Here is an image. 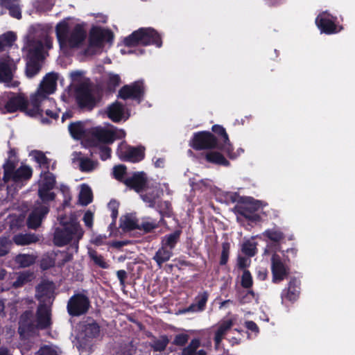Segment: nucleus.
<instances>
[{
	"label": "nucleus",
	"instance_id": "052dcab7",
	"mask_svg": "<svg viewBox=\"0 0 355 355\" xmlns=\"http://www.w3.org/2000/svg\"><path fill=\"white\" fill-rule=\"evenodd\" d=\"M239 214L252 223H257L261 221V217L257 213H247L244 211Z\"/></svg>",
	"mask_w": 355,
	"mask_h": 355
},
{
	"label": "nucleus",
	"instance_id": "a18cd8bd",
	"mask_svg": "<svg viewBox=\"0 0 355 355\" xmlns=\"http://www.w3.org/2000/svg\"><path fill=\"white\" fill-rule=\"evenodd\" d=\"M241 285L243 288L250 289L253 285V279L248 270H244L241 275Z\"/></svg>",
	"mask_w": 355,
	"mask_h": 355
},
{
	"label": "nucleus",
	"instance_id": "69168bd1",
	"mask_svg": "<svg viewBox=\"0 0 355 355\" xmlns=\"http://www.w3.org/2000/svg\"><path fill=\"white\" fill-rule=\"evenodd\" d=\"M83 220L87 227L92 228L93 226L94 214L90 210H87L84 214Z\"/></svg>",
	"mask_w": 355,
	"mask_h": 355
},
{
	"label": "nucleus",
	"instance_id": "f257e3e1",
	"mask_svg": "<svg viewBox=\"0 0 355 355\" xmlns=\"http://www.w3.org/2000/svg\"><path fill=\"white\" fill-rule=\"evenodd\" d=\"M60 226L55 229L53 242L55 246L63 247L73 242V247L77 252L78 243L83 238L84 231L76 217L71 214L60 215L58 218Z\"/></svg>",
	"mask_w": 355,
	"mask_h": 355
},
{
	"label": "nucleus",
	"instance_id": "1a4fd4ad",
	"mask_svg": "<svg viewBox=\"0 0 355 355\" xmlns=\"http://www.w3.org/2000/svg\"><path fill=\"white\" fill-rule=\"evenodd\" d=\"M271 272L272 282L277 284L286 279L290 273L289 267L277 254H272L271 257Z\"/></svg>",
	"mask_w": 355,
	"mask_h": 355
},
{
	"label": "nucleus",
	"instance_id": "4c0bfd02",
	"mask_svg": "<svg viewBox=\"0 0 355 355\" xmlns=\"http://www.w3.org/2000/svg\"><path fill=\"white\" fill-rule=\"evenodd\" d=\"M263 235L275 243L280 242L285 238L284 234L277 228L268 229L264 231Z\"/></svg>",
	"mask_w": 355,
	"mask_h": 355
},
{
	"label": "nucleus",
	"instance_id": "423d86ee",
	"mask_svg": "<svg viewBox=\"0 0 355 355\" xmlns=\"http://www.w3.org/2000/svg\"><path fill=\"white\" fill-rule=\"evenodd\" d=\"M209 131H200L193 133L190 146L196 150H217L216 138Z\"/></svg>",
	"mask_w": 355,
	"mask_h": 355
},
{
	"label": "nucleus",
	"instance_id": "e433bc0d",
	"mask_svg": "<svg viewBox=\"0 0 355 355\" xmlns=\"http://www.w3.org/2000/svg\"><path fill=\"white\" fill-rule=\"evenodd\" d=\"M22 112H24L26 115L31 117L40 116L42 124H50L51 123L49 119L43 116V110L42 108L32 106L31 107H28V105L26 106V110H23Z\"/></svg>",
	"mask_w": 355,
	"mask_h": 355
},
{
	"label": "nucleus",
	"instance_id": "09e8293b",
	"mask_svg": "<svg viewBox=\"0 0 355 355\" xmlns=\"http://www.w3.org/2000/svg\"><path fill=\"white\" fill-rule=\"evenodd\" d=\"M126 172L127 168L123 164L115 166L113 168V175L114 178L123 183V180L125 179L124 178V175L126 174Z\"/></svg>",
	"mask_w": 355,
	"mask_h": 355
},
{
	"label": "nucleus",
	"instance_id": "ea45409f",
	"mask_svg": "<svg viewBox=\"0 0 355 355\" xmlns=\"http://www.w3.org/2000/svg\"><path fill=\"white\" fill-rule=\"evenodd\" d=\"M83 331L86 337L89 338H94L98 337L100 334V326L98 323L93 322L86 324Z\"/></svg>",
	"mask_w": 355,
	"mask_h": 355
},
{
	"label": "nucleus",
	"instance_id": "c85d7f7f",
	"mask_svg": "<svg viewBox=\"0 0 355 355\" xmlns=\"http://www.w3.org/2000/svg\"><path fill=\"white\" fill-rule=\"evenodd\" d=\"M71 137L76 140H80L85 136V123L81 121L71 122L68 126Z\"/></svg>",
	"mask_w": 355,
	"mask_h": 355
},
{
	"label": "nucleus",
	"instance_id": "4468645a",
	"mask_svg": "<svg viewBox=\"0 0 355 355\" xmlns=\"http://www.w3.org/2000/svg\"><path fill=\"white\" fill-rule=\"evenodd\" d=\"M37 329V324L33 321V313L30 310H26L19 317L18 334L20 337H25L34 333Z\"/></svg>",
	"mask_w": 355,
	"mask_h": 355
},
{
	"label": "nucleus",
	"instance_id": "37998d69",
	"mask_svg": "<svg viewBox=\"0 0 355 355\" xmlns=\"http://www.w3.org/2000/svg\"><path fill=\"white\" fill-rule=\"evenodd\" d=\"M169 343V339L167 336L164 335L160 337L159 339L155 340L153 345L152 349L154 352H163L166 348L167 345Z\"/></svg>",
	"mask_w": 355,
	"mask_h": 355
},
{
	"label": "nucleus",
	"instance_id": "5fc2aeb1",
	"mask_svg": "<svg viewBox=\"0 0 355 355\" xmlns=\"http://www.w3.org/2000/svg\"><path fill=\"white\" fill-rule=\"evenodd\" d=\"M230 244L228 242H224L222 244V252L220 259V265H225L229 259Z\"/></svg>",
	"mask_w": 355,
	"mask_h": 355
},
{
	"label": "nucleus",
	"instance_id": "4d7b16f0",
	"mask_svg": "<svg viewBox=\"0 0 355 355\" xmlns=\"http://www.w3.org/2000/svg\"><path fill=\"white\" fill-rule=\"evenodd\" d=\"M10 241L6 236L0 237V257L6 255L9 252Z\"/></svg>",
	"mask_w": 355,
	"mask_h": 355
},
{
	"label": "nucleus",
	"instance_id": "6e6552de",
	"mask_svg": "<svg viewBox=\"0 0 355 355\" xmlns=\"http://www.w3.org/2000/svg\"><path fill=\"white\" fill-rule=\"evenodd\" d=\"M144 93L143 82L136 81L123 86L119 91L118 97L123 100L133 99L139 103L143 100Z\"/></svg>",
	"mask_w": 355,
	"mask_h": 355
},
{
	"label": "nucleus",
	"instance_id": "603ef678",
	"mask_svg": "<svg viewBox=\"0 0 355 355\" xmlns=\"http://www.w3.org/2000/svg\"><path fill=\"white\" fill-rule=\"evenodd\" d=\"M241 250L245 255L250 257H254L257 253L256 245L249 241L243 243Z\"/></svg>",
	"mask_w": 355,
	"mask_h": 355
},
{
	"label": "nucleus",
	"instance_id": "bf43d9fd",
	"mask_svg": "<svg viewBox=\"0 0 355 355\" xmlns=\"http://www.w3.org/2000/svg\"><path fill=\"white\" fill-rule=\"evenodd\" d=\"M157 227H158V223L156 221H146L139 225V230H143L145 233H149Z\"/></svg>",
	"mask_w": 355,
	"mask_h": 355
},
{
	"label": "nucleus",
	"instance_id": "338daca9",
	"mask_svg": "<svg viewBox=\"0 0 355 355\" xmlns=\"http://www.w3.org/2000/svg\"><path fill=\"white\" fill-rule=\"evenodd\" d=\"M28 56H29L28 60L38 61V62H40L44 59L42 52H40L39 51H35L32 49H30L28 51Z\"/></svg>",
	"mask_w": 355,
	"mask_h": 355
},
{
	"label": "nucleus",
	"instance_id": "3c124183",
	"mask_svg": "<svg viewBox=\"0 0 355 355\" xmlns=\"http://www.w3.org/2000/svg\"><path fill=\"white\" fill-rule=\"evenodd\" d=\"M79 166L82 172H91L94 169V162L89 158H81Z\"/></svg>",
	"mask_w": 355,
	"mask_h": 355
},
{
	"label": "nucleus",
	"instance_id": "79ce46f5",
	"mask_svg": "<svg viewBox=\"0 0 355 355\" xmlns=\"http://www.w3.org/2000/svg\"><path fill=\"white\" fill-rule=\"evenodd\" d=\"M200 346V340L198 338H193L190 343L182 351V355H196V350Z\"/></svg>",
	"mask_w": 355,
	"mask_h": 355
},
{
	"label": "nucleus",
	"instance_id": "680f3d73",
	"mask_svg": "<svg viewBox=\"0 0 355 355\" xmlns=\"http://www.w3.org/2000/svg\"><path fill=\"white\" fill-rule=\"evenodd\" d=\"M121 83V78L118 74H111L107 81V87L110 89H114Z\"/></svg>",
	"mask_w": 355,
	"mask_h": 355
},
{
	"label": "nucleus",
	"instance_id": "f3484780",
	"mask_svg": "<svg viewBox=\"0 0 355 355\" xmlns=\"http://www.w3.org/2000/svg\"><path fill=\"white\" fill-rule=\"evenodd\" d=\"M35 315L38 329H46L51 326V309L47 304H40L37 306Z\"/></svg>",
	"mask_w": 355,
	"mask_h": 355
},
{
	"label": "nucleus",
	"instance_id": "de8ad7c7",
	"mask_svg": "<svg viewBox=\"0 0 355 355\" xmlns=\"http://www.w3.org/2000/svg\"><path fill=\"white\" fill-rule=\"evenodd\" d=\"M35 159L49 171L50 159L45 155V154L40 150H36L35 152Z\"/></svg>",
	"mask_w": 355,
	"mask_h": 355
},
{
	"label": "nucleus",
	"instance_id": "a211bd4d",
	"mask_svg": "<svg viewBox=\"0 0 355 355\" xmlns=\"http://www.w3.org/2000/svg\"><path fill=\"white\" fill-rule=\"evenodd\" d=\"M239 202L235 207L236 213L239 214L245 211L247 213H257V211L262 207L263 202L259 200H255L252 197H241Z\"/></svg>",
	"mask_w": 355,
	"mask_h": 355
},
{
	"label": "nucleus",
	"instance_id": "c03bdc74",
	"mask_svg": "<svg viewBox=\"0 0 355 355\" xmlns=\"http://www.w3.org/2000/svg\"><path fill=\"white\" fill-rule=\"evenodd\" d=\"M17 40V36L15 33L8 31L0 36V44L2 49L4 46H10Z\"/></svg>",
	"mask_w": 355,
	"mask_h": 355
},
{
	"label": "nucleus",
	"instance_id": "dca6fc26",
	"mask_svg": "<svg viewBox=\"0 0 355 355\" xmlns=\"http://www.w3.org/2000/svg\"><path fill=\"white\" fill-rule=\"evenodd\" d=\"M300 285L301 282L296 277L291 278L288 283V286L282 290L281 293V298L282 302L287 300L291 302H295L300 294Z\"/></svg>",
	"mask_w": 355,
	"mask_h": 355
},
{
	"label": "nucleus",
	"instance_id": "f03ea898",
	"mask_svg": "<svg viewBox=\"0 0 355 355\" xmlns=\"http://www.w3.org/2000/svg\"><path fill=\"white\" fill-rule=\"evenodd\" d=\"M123 43L127 47L155 46H162L161 35L153 28L141 27L134 31L130 35L123 39Z\"/></svg>",
	"mask_w": 355,
	"mask_h": 355
},
{
	"label": "nucleus",
	"instance_id": "7c9ffc66",
	"mask_svg": "<svg viewBox=\"0 0 355 355\" xmlns=\"http://www.w3.org/2000/svg\"><path fill=\"white\" fill-rule=\"evenodd\" d=\"M120 227L123 232H127L139 229V224L135 217L130 215H125L120 219Z\"/></svg>",
	"mask_w": 355,
	"mask_h": 355
},
{
	"label": "nucleus",
	"instance_id": "6e6d98bb",
	"mask_svg": "<svg viewBox=\"0 0 355 355\" xmlns=\"http://www.w3.org/2000/svg\"><path fill=\"white\" fill-rule=\"evenodd\" d=\"M6 9L9 11V15L15 19H21L22 17L21 10L19 6L18 2L15 4L6 8Z\"/></svg>",
	"mask_w": 355,
	"mask_h": 355
},
{
	"label": "nucleus",
	"instance_id": "13d9d810",
	"mask_svg": "<svg viewBox=\"0 0 355 355\" xmlns=\"http://www.w3.org/2000/svg\"><path fill=\"white\" fill-rule=\"evenodd\" d=\"M55 265V259L50 257H43L40 261V268L43 270H49V269L54 267Z\"/></svg>",
	"mask_w": 355,
	"mask_h": 355
},
{
	"label": "nucleus",
	"instance_id": "b1692460",
	"mask_svg": "<svg viewBox=\"0 0 355 355\" xmlns=\"http://www.w3.org/2000/svg\"><path fill=\"white\" fill-rule=\"evenodd\" d=\"M58 76L55 73H49L43 78L37 90L46 96L53 94L57 86Z\"/></svg>",
	"mask_w": 355,
	"mask_h": 355
},
{
	"label": "nucleus",
	"instance_id": "0eeeda50",
	"mask_svg": "<svg viewBox=\"0 0 355 355\" xmlns=\"http://www.w3.org/2000/svg\"><path fill=\"white\" fill-rule=\"evenodd\" d=\"M337 17L327 11L319 14L315 19V24L321 33L327 35L335 34L343 29V26H338L336 24Z\"/></svg>",
	"mask_w": 355,
	"mask_h": 355
},
{
	"label": "nucleus",
	"instance_id": "ddd939ff",
	"mask_svg": "<svg viewBox=\"0 0 355 355\" xmlns=\"http://www.w3.org/2000/svg\"><path fill=\"white\" fill-rule=\"evenodd\" d=\"M123 184L130 189L139 193L147 188L148 177L145 172L137 171L133 173L131 177L125 178L123 180Z\"/></svg>",
	"mask_w": 355,
	"mask_h": 355
},
{
	"label": "nucleus",
	"instance_id": "bb28decb",
	"mask_svg": "<svg viewBox=\"0 0 355 355\" xmlns=\"http://www.w3.org/2000/svg\"><path fill=\"white\" fill-rule=\"evenodd\" d=\"M173 255V250L161 245V247L155 252L153 259L156 262L159 268H161L163 263L167 262Z\"/></svg>",
	"mask_w": 355,
	"mask_h": 355
},
{
	"label": "nucleus",
	"instance_id": "473e14b6",
	"mask_svg": "<svg viewBox=\"0 0 355 355\" xmlns=\"http://www.w3.org/2000/svg\"><path fill=\"white\" fill-rule=\"evenodd\" d=\"M36 257L33 254H19L15 257V262L21 268H27L33 265L35 262Z\"/></svg>",
	"mask_w": 355,
	"mask_h": 355
},
{
	"label": "nucleus",
	"instance_id": "8fccbe9b",
	"mask_svg": "<svg viewBox=\"0 0 355 355\" xmlns=\"http://www.w3.org/2000/svg\"><path fill=\"white\" fill-rule=\"evenodd\" d=\"M46 98L47 96L37 90V92L31 97V105L32 107H37L38 108H41V104L42 101H44Z\"/></svg>",
	"mask_w": 355,
	"mask_h": 355
},
{
	"label": "nucleus",
	"instance_id": "4be33fe9",
	"mask_svg": "<svg viewBox=\"0 0 355 355\" xmlns=\"http://www.w3.org/2000/svg\"><path fill=\"white\" fill-rule=\"evenodd\" d=\"M106 113L107 117L114 123H119L123 119L125 121L129 118V114L125 116L124 105L117 101L107 107Z\"/></svg>",
	"mask_w": 355,
	"mask_h": 355
},
{
	"label": "nucleus",
	"instance_id": "c9c22d12",
	"mask_svg": "<svg viewBox=\"0 0 355 355\" xmlns=\"http://www.w3.org/2000/svg\"><path fill=\"white\" fill-rule=\"evenodd\" d=\"M88 256L94 264L103 269H107L110 265L105 261L104 257L99 254L95 250L89 249Z\"/></svg>",
	"mask_w": 355,
	"mask_h": 355
},
{
	"label": "nucleus",
	"instance_id": "9d476101",
	"mask_svg": "<svg viewBox=\"0 0 355 355\" xmlns=\"http://www.w3.org/2000/svg\"><path fill=\"white\" fill-rule=\"evenodd\" d=\"M50 211L49 205H37L35 207L29 214L26 224L29 229L36 230L38 228L42 220L46 218Z\"/></svg>",
	"mask_w": 355,
	"mask_h": 355
},
{
	"label": "nucleus",
	"instance_id": "20e7f679",
	"mask_svg": "<svg viewBox=\"0 0 355 355\" xmlns=\"http://www.w3.org/2000/svg\"><path fill=\"white\" fill-rule=\"evenodd\" d=\"M212 135L216 138L217 150L224 153L230 159H235L236 155L232 153V144L225 128L218 124L211 127Z\"/></svg>",
	"mask_w": 355,
	"mask_h": 355
},
{
	"label": "nucleus",
	"instance_id": "412c9836",
	"mask_svg": "<svg viewBox=\"0 0 355 355\" xmlns=\"http://www.w3.org/2000/svg\"><path fill=\"white\" fill-rule=\"evenodd\" d=\"M28 105L29 103L26 98L21 94H17L8 100L4 108L8 113H14L17 111L26 110V106Z\"/></svg>",
	"mask_w": 355,
	"mask_h": 355
},
{
	"label": "nucleus",
	"instance_id": "6ab92c4d",
	"mask_svg": "<svg viewBox=\"0 0 355 355\" xmlns=\"http://www.w3.org/2000/svg\"><path fill=\"white\" fill-rule=\"evenodd\" d=\"M15 65L12 60L7 56L0 60V83H9L13 79Z\"/></svg>",
	"mask_w": 355,
	"mask_h": 355
},
{
	"label": "nucleus",
	"instance_id": "e2e57ef3",
	"mask_svg": "<svg viewBox=\"0 0 355 355\" xmlns=\"http://www.w3.org/2000/svg\"><path fill=\"white\" fill-rule=\"evenodd\" d=\"M189 335L186 334H179L175 336L173 344L177 346H184L187 343L189 340Z\"/></svg>",
	"mask_w": 355,
	"mask_h": 355
},
{
	"label": "nucleus",
	"instance_id": "a19ab883",
	"mask_svg": "<svg viewBox=\"0 0 355 355\" xmlns=\"http://www.w3.org/2000/svg\"><path fill=\"white\" fill-rule=\"evenodd\" d=\"M38 196L41 200V202H36L37 205H49V203L53 201L55 198V193L51 190L44 191L42 189H38Z\"/></svg>",
	"mask_w": 355,
	"mask_h": 355
},
{
	"label": "nucleus",
	"instance_id": "f8f14e48",
	"mask_svg": "<svg viewBox=\"0 0 355 355\" xmlns=\"http://www.w3.org/2000/svg\"><path fill=\"white\" fill-rule=\"evenodd\" d=\"M121 160L132 163L139 162L145 157V148L142 146H128L117 152Z\"/></svg>",
	"mask_w": 355,
	"mask_h": 355
},
{
	"label": "nucleus",
	"instance_id": "49530a36",
	"mask_svg": "<svg viewBox=\"0 0 355 355\" xmlns=\"http://www.w3.org/2000/svg\"><path fill=\"white\" fill-rule=\"evenodd\" d=\"M38 292L43 296H48L53 292V283L52 282H42L37 286Z\"/></svg>",
	"mask_w": 355,
	"mask_h": 355
},
{
	"label": "nucleus",
	"instance_id": "f704fd0d",
	"mask_svg": "<svg viewBox=\"0 0 355 355\" xmlns=\"http://www.w3.org/2000/svg\"><path fill=\"white\" fill-rule=\"evenodd\" d=\"M93 194L90 187L83 184L79 193V202L82 205L87 206L92 202Z\"/></svg>",
	"mask_w": 355,
	"mask_h": 355
},
{
	"label": "nucleus",
	"instance_id": "c756f323",
	"mask_svg": "<svg viewBox=\"0 0 355 355\" xmlns=\"http://www.w3.org/2000/svg\"><path fill=\"white\" fill-rule=\"evenodd\" d=\"M13 241L17 245H27L39 241V236L34 233L18 234L13 236Z\"/></svg>",
	"mask_w": 355,
	"mask_h": 355
},
{
	"label": "nucleus",
	"instance_id": "a878e982",
	"mask_svg": "<svg viewBox=\"0 0 355 355\" xmlns=\"http://www.w3.org/2000/svg\"><path fill=\"white\" fill-rule=\"evenodd\" d=\"M233 321L232 320H227L220 324L214 334V344L215 348L217 349L220 345L224 336L227 334V331L232 327Z\"/></svg>",
	"mask_w": 355,
	"mask_h": 355
},
{
	"label": "nucleus",
	"instance_id": "9b49d317",
	"mask_svg": "<svg viewBox=\"0 0 355 355\" xmlns=\"http://www.w3.org/2000/svg\"><path fill=\"white\" fill-rule=\"evenodd\" d=\"M114 34L110 29H103L99 26L91 28L89 35V45L92 46H101L103 42H112Z\"/></svg>",
	"mask_w": 355,
	"mask_h": 355
},
{
	"label": "nucleus",
	"instance_id": "58836bf2",
	"mask_svg": "<svg viewBox=\"0 0 355 355\" xmlns=\"http://www.w3.org/2000/svg\"><path fill=\"white\" fill-rule=\"evenodd\" d=\"M42 66L40 62L28 60L26 66V74L28 78H33L41 70Z\"/></svg>",
	"mask_w": 355,
	"mask_h": 355
},
{
	"label": "nucleus",
	"instance_id": "2eb2a0df",
	"mask_svg": "<svg viewBox=\"0 0 355 355\" xmlns=\"http://www.w3.org/2000/svg\"><path fill=\"white\" fill-rule=\"evenodd\" d=\"M121 135L117 136L115 131L107 130L101 127H96L92 128L91 135L96 139L99 142L106 144H112L116 139H121L125 136L123 130L120 131Z\"/></svg>",
	"mask_w": 355,
	"mask_h": 355
},
{
	"label": "nucleus",
	"instance_id": "393cba45",
	"mask_svg": "<svg viewBox=\"0 0 355 355\" xmlns=\"http://www.w3.org/2000/svg\"><path fill=\"white\" fill-rule=\"evenodd\" d=\"M69 30V25L67 21L62 20L57 24L55 26V34L60 47L67 44Z\"/></svg>",
	"mask_w": 355,
	"mask_h": 355
},
{
	"label": "nucleus",
	"instance_id": "cd10ccee",
	"mask_svg": "<svg viewBox=\"0 0 355 355\" xmlns=\"http://www.w3.org/2000/svg\"><path fill=\"white\" fill-rule=\"evenodd\" d=\"M182 233L181 229H177L173 232L166 234L162 239L161 245L173 250L180 241Z\"/></svg>",
	"mask_w": 355,
	"mask_h": 355
},
{
	"label": "nucleus",
	"instance_id": "72a5a7b5",
	"mask_svg": "<svg viewBox=\"0 0 355 355\" xmlns=\"http://www.w3.org/2000/svg\"><path fill=\"white\" fill-rule=\"evenodd\" d=\"M33 171L31 167L28 166H20L15 172V175L12 176V180L15 182H18L22 180H27L32 177Z\"/></svg>",
	"mask_w": 355,
	"mask_h": 355
},
{
	"label": "nucleus",
	"instance_id": "7ed1b4c3",
	"mask_svg": "<svg viewBox=\"0 0 355 355\" xmlns=\"http://www.w3.org/2000/svg\"><path fill=\"white\" fill-rule=\"evenodd\" d=\"M101 100L99 91L88 85L82 84L76 89V102L83 110L92 111Z\"/></svg>",
	"mask_w": 355,
	"mask_h": 355
},
{
	"label": "nucleus",
	"instance_id": "0e129e2a",
	"mask_svg": "<svg viewBox=\"0 0 355 355\" xmlns=\"http://www.w3.org/2000/svg\"><path fill=\"white\" fill-rule=\"evenodd\" d=\"M119 202L116 200H111L108 203V208L111 211L112 219H116L119 214Z\"/></svg>",
	"mask_w": 355,
	"mask_h": 355
},
{
	"label": "nucleus",
	"instance_id": "aec40b11",
	"mask_svg": "<svg viewBox=\"0 0 355 355\" xmlns=\"http://www.w3.org/2000/svg\"><path fill=\"white\" fill-rule=\"evenodd\" d=\"M86 37L87 32L84 25L76 24L69 35L67 44L71 48L78 47L85 41Z\"/></svg>",
	"mask_w": 355,
	"mask_h": 355
},
{
	"label": "nucleus",
	"instance_id": "5701e85b",
	"mask_svg": "<svg viewBox=\"0 0 355 355\" xmlns=\"http://www.w3.org/2000/svg\"><path fill=\"white\" fill-rule=\"evenodd\" d=\"M207 162L218 166H230V162L225 158L222 151L209 150L206 153L201 154Z\"/></svg>",
	"mask_w": 355,
	"mask_h": 355
},
{
	"label": "nucleus",
	"instance_id": "2f4dec72",
	"mask_svg": "<svg viewBox=\"0 0 355 355\" xmlns=\"http://www.w3.org/2000/svg\"><path fill=\"white\" fill-rule=\"evenodd\" d=\"M55 175L49 171H45L44 177L40 183L38 189H42L44 191L52 190L55 185Z\"/></svg>",
	"mask_w": 355,
	"mask_h": 355
},
{
	"label": "nucleus",
	"instance_id": "39448f33",
	"mask_svg": "<svg viewBox=\"0 0 355 355\" xmlns=\"http://www.w3.org/2000/svg\"><path fill=\"white\" fill-rule=\"evenodd\" d=\"M90 301L89 297L83 293L73 295L67 302V309L69 315L72 317L80 316L89 311Z\"/></svg>",
	"mask_w": 355,
	"mask_h": 355
},
{
	"label": "nucleus",
	"instance_id": "774afa93",
	"mask_svg": "<svg viewBox=\"0 0 355 355\" xmlns=\"http://www.w3.org/2000/svg\"><path fill=\"white\" fill-rule=\"evenodd\" d=\"M38 353L39 355H58L57 351L49 345L42 347Z\"/></svg>",
	"mask_w": 355,
	"mask_h": 355
},
{
	"label": "nucleus",
	"instance_id": "864d4df0",
	"mask_svg": "<svg viewBox=\"0 0 355 355\" xmlns=\"http://www.w3.org/2000/svg\"><path fill=\"white\" fill-rule=\"evenodd\" d=\"M208 293L205 291L202 293H200L196 297V304L197 306V309L198 311H203L205 309L207 302L208 300Z\"/></svg>",
	"mask_w": 355,
	"mask_h": 355
}]
</instances>
